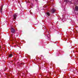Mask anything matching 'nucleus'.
<instances>
[{
	"mask_svg": "<svg viewBox=\"0 0 78 78\" xmlns=\"http://www.w3.org/2000/svg\"><path fill=\"white\" fill-rule=\"evenodd\" d=\"M11 32L12 33H16V30L14 28V27H11Z\"/></svg>",
	"mask_w": 78,
	"mask_h": 78,
	"instance_id": "obj_1",
	"label": "nucleus"
},
{
	"mask_svg": "<svg viewBox=\"0 0 78 78\" xmlns=\"http://www.w3.org/2000/svg\"><path fill=\"white\" fill-rule=\"evenodd\" d=\"M55 11L56 9L53 8L52 9H51L50 10V12H51V13H52V14H54V13H55Z\"/></svg>",
	"mask_w": 78,
	"mask_h": 78,
	"instance_id": "obj_2",
	"label": "nucleus"
},
{
	"mask_svg": "<svg viewBox=\"0 0 78 78\" xmlns=\"http://www.w3.org/2000/svg\"><path fill=\"white\" fill-rule=\"evenodd\" d=\"M13 19H16V17H17V15L16 14H15L13 16Z\"/></svg>",
	"mask_w": 78,
	"mask_h": 78,
	"instance_id": "obj_3",
	"label": "nucleus"
},
{
	"mask_svg": "<svg viewBox=\"0 0 78 78\" xmlns=\"http://www.w3.org/2000/svg\"><path fill=\"white\" fill-rule=\"evenodd\" d=\"M75 10L76 11H78V6H76L75 7Z\"/></svg>",
	"mask_w": 78,
	"mask_h": 78,
	"instance_id": "obj_4",
	"label": "nucleus"
},
{
	"mask_svg": "<svg viewBox=\"0 0 78 78\" xmlns=\"http://www.w3.org/2000/svg\"><path fill=\"white\" fill-rule=\"evenodd\" d=\"M12 54H10L9 56V58H11V57H12Z\"/></svg>",
	"mask_w": 78,
	"mask_h": 78,
	"instance_id": "obj_5",
	"label": "nucleus"
},
{
	"mask_svg": "<svg viewBox=\"0 0 78 78\" xmlns=\"http://www.w3.org/2000/svg\"><path fill=\"white\" fill-rule=\"evenodd\" d=\"M2 9H3V5H2L1 7L0 11L1 13H2Z\"/></svg>",
	"mask_w": 78,
	"mask_h": 78,
	"instance_id": "obj_6",
	"label": "nucleus"
},
{
	"mask_svg": "<svg viewBox=\"0 0 78 78\" xmlns=\"http://www.w3.org/2000/svg\"><path fill=\"white\" fill-rule=\"evenodd\" d=\"M65 1L66 2V3H69V2H69V0H65Z\"/></svg>",
	"mask_w": 78,
	"mask_h": 78,
	"instance_id": "obj_7",
	"label": "nucleus"
},
{
	"mask_svg": "<svg viewBox=\"0 0 78 78\" xmlns=\"http://www.w3.org/2000/svg\"><path fill=\"white\" fill-rule=\"evenodd\" d=\"M46 14H47V16H49L50 15V13L49 12H47L46 13Z\"/></svg>",
	"mask_w": 78,
	"mask_h": 78,
	"instance_id": "obj_8",
	"label": "nucleus"
},
{
	"mask_svg": "<svg viewBox=\"0 0 78 78\" xmlns=\"http://www.w3.org/2000/svg\"><path fill=\"white\" fill-rule=\"evenodd\" d=\"M14 36H14L15 38H16V37H17V35H16V34H15Z\"/></svg>",
	"mask_w": 78,
	"mask_h": 78,
	"instance_id": "obj_9",
	"label": "nucleus"
},
{
	"mask_svg": "<svg viewBox=\"0 0 78 78\" xmlns=\"http://www.w3.org/2000/svg\"><path fill=\"white\" fill-rule=\"evenodd\" d=\"M76 51L77 52H78V48H77L76 49Z\"/></svg>",
	"mask_w": 78,
	"mask_h": 78,
	"instance_id": "obj_10",
	"label": "nucleus"
},
{
	"mask_svg": "<svg viewBox=\"0 0 78 78\" xmlns=\"http://www.w3.org/2000/svg\"><path fill=\"white\" fill-rule=\"evenodd\" d=\"M0 49H1V46L0 45Z\"/></svg>",
	"mask_w": 78,
	"mask_h": 78,
	"instance_id": "obj_11",
	"label": "nucleus"
},
{
	"mask_svg": "<svg viewBox=\"0 0 78 78\" xmlns=\"http://www.w3.org/2000/svg\"><path fill=\"white\" fill-rule=\"evenodd\" d=\"M11 36H12V37H12V35L11 34Z\"/></svg>",
	"mask_w": 78,
	"mask_h": 78,
	"instance_id": "obj_12",
	"label": "nucleus"
},
{
	"mask_svg": "<svg viewBox=\"0 0 78 78\" xmlns=\"http://www.w3.org/2000/svg\"><path fill=\"white\" fill-rule=\"evenodd\" d=\"M48 36H50V35H48Z\"/></svg>",
	"mask_w": 78,
	"mask_h": 78,
	"instance_id": "obj_13",
	"label": "nucleus"
}]
</instances>
